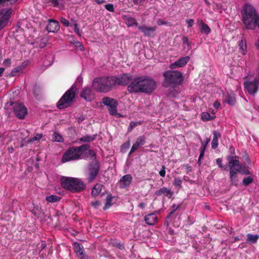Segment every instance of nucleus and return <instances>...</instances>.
Here are the masks:
<instances>
[{
    "instance_id": "nucleus-1",
    "label": "nucleus",
    "mask_w": 259,
    "mask_h": 259,
    "mask_svg": "<svg viewBox=\"0 0 259 259\" xmlns=\"http://www.w3.org/2000/svg\"><path fill=\"white\" fill-rule=\"evenodd\" d=\"M156 88L155 80L148 75H142L133 78L127 86V90L130 93L151 94Z\"/></svg>"
},
{
    "instance_id": "nucleus-2",
    "label": "nucleus",
    "mask_w": 259,
    "mask_h": 259,
    "mask_svg": "<svg viewBox=\"0 0 259 259\" xmlns=\"http://www.w3.org/2000/svg\"><path fill=\"white\" fill-rule=\"evenodd\" d=\"M242 17L243 22L247 28L253 29L256 26L259 28V15L252 6L245 5Z\"/></svg>"
},
{
    "instance_id": "nucleus-3",
    "label": "nucleus",
    "mask_w": 259,
    "mask_h": 259,
    "mask_svg": "<svg viewBox=\"0 0 259 259\" xmlns=\"http://www.w3.org/2000/svg\"><path fill=\"white\" fill-rule=\"evenodd\" d=\"M115 85L113 76H103L93 80L92 87L98 92L106 93Z\"/></svg>"
},
{
    "instance_id": "nucleus-4",
    "label": "nucleus",
    "mask_w": 259,
    "mask_h": 259,
    "mask_svg": "<svg viewBox=\"0 0 259 259\" xmlns=\"http://www.w3.org/2000/svg\"><path fill=\"white\" fill-rule=\"evenodd\" d=\"M61 185L64 189L73 193L80 192L85 188V185L80 179L72 177H63Z\"/></svg>"
},
{
    "instance_id": "nucleus-5",
    "label": "nucleus",
    "mask_w": 259,
    "mask_h": 259,
    "mask_svg": "<svg viewBox=\"0 0 259 259\" xmlns=\"http://www.w3.org/2000/svg\"><path fill=\"white\" fill-rule=\"evenodd\" d=\"M78 92V90L75 85H72L57 103V107L59 109H63L70 106V104L73 102L76 95Z\"/></svg>"
},
{
    "instance_id": "nucleus-6",
    "label": "nucleus",
    "mask_w": 259,
    "mask_h": 259,
    "mask_svg": "<svg viewBox=\"0 0 259 259\" xmlns=\"http://www.w3.org/2000/svg\"><path fill=\"white\" fill-rule=\"evenodd\" d=\"M182 204L176 205L173 204L171 206L170 212L167 216L164 222V224L167 225L169 223H172V225L175 227H178L181 224V212L179 208L181 207Z\"/></svg>"
},
{
    "instance_id": "nucleus-7",
    "label": "nucleus",
    "mask_w": 259,
    "mask_h": 259,
    "mask_svg": "<svg viewBox=\"0 0 259 259\" xmlns=\"http://www.w3.org/2000/svg\"><path fill=\"white\" fill-rule=\"evenodd\" d=\"M165 85L179 84L183 81L182 73L178 71H167L163 73Z\"/></svg>"
},
{
    "instance_id": "nucleus-8",
    "label": "nucleus",
    "mask_w": 259,
    "mask_h": 259,
    "mask_svg": "<svg viewBox=\"0 0 259 259\" xmlns=\"http://www.w3.org/2000/svg\"><path fill=\"white\" fill-rule=\"evenodd\" d=\"M80 151H79L77 147L69 148L63 154L62 161L66 162L69 161L76 160L80 158Z\"/></svg>"
},
{
    "instance_id": "nucleus-9",
    "label": "nucleus",
    "mask_w": 259,
    "mask_h": 259,
    "mask_svg": "<svg viewBox=\"0 0 259 259\" xmlns=\"http://www.w3.org/2000/svg\"><path fill=\"white\" fill-rule=\"evenodd\" d=\"M102 102L108 107V110L111 115L115 116L117 114V108L118 103L117 100L109 97H105L102 98Z\"/></svg>"
},
{
    "instance_id": "nucleus-10",
    "label": "nucleus",
    "mask_w": 259,
    "mask_h": 259,
    "mask_svg": "<svg viewBox=\"0 0 259 259\" xmlns=\"http://www.w3.org/2000/svg\"><path fill=\"white\" fill-rule=\"evenodd\" d=\"M239 157L237 156H228V162L226 165L229 168L230 171H241L242 165L240 163Z\"/></svg>"
},
{
    "instance_id": "nucleus-11",
    "label": "nucleus",
    "mask_w": 259,
    "mask_h": 259,
    "mask_svg": "<svg viewBox=\"0 0 259 259\" xmlns=\"http://www.w3.org/2000/svg\"><path fill=\"white\" fill-rule=\"evenodd\" d=\"M11 105L13 107V111L17 117L19 119H24L27 113L26 107L21 103H11Z\"/></svg>"
},
{
    "instance_id": "nucleus-12",
    "label": "nucleus",
    "mask_w": 259,
    "mask_h": 259,
    "mask_svg": "<svg viewBox=\"0 0 259 259\" xmlns=\"http://www.w3.org/2000/svg\"><path fill=\"white\" fill-rule=\"evenodd\" d=\"M100 168L99 163L96 161L91 162L89 166V177L90 182H92L95 179L98 174Z\"/></svg>"
},
{
    "instance_id": "nucleus-13",
    "label": "nucleus",
    "mask_w": 259,
    "mask_h": 259,
    "mask_svg": "<svg viewBox=\"0 0 259 259\" xmlns=\"http://www.w3.org/2000/svg\"><path fill=\"white\" fill-rule=\"evenodd\" d=\"M113 79L115 84L119 85H128L133 79L132 76L128 73L123 74L120 77L113 76Z\"/></svg>"
},
{
    "instance_id": "nucleus-14",
    "label": "nucleus",
    "mask_w": 259,
    "mask_h": 259,
    "mask_svg": "<svg viewBox=\"0 0 259 259\" xmlns=\"http://www.w3.org/2000/svg\"><path fill=\"white\" fill-rule=\"evenodd\" d=\"M12 10L11 9H4L0 11V30L2 29L10 19Z\"/></svg>"
},
{
    "instance_id": "nucleus-15",
    "label": "nucleus",
    "mask_w": 259,
    "mask_h": 259,
    "mask_svg": "<svg viewBox=\"0 0 259 259\" xmlns=\"http://www.w3.org/2000/svg\"><path fill=\"white\" fill-rule=\"evenodd\" d=\"M258 80L254 79L251 81H246L244 83L245 89H246L250 94H255L257 90Z\"/></svg>"
},
{
    "instance_id": "nucleus-16",
    "label": "nucleus",
    "mask_w": 259,
    "mask_h": 259,
    "mask_svg": "<svg viewBox=\"0 0 259 259\" xmlns=\"http://www.w3.org/2000/svg\"><path fill=\"white\" fill-rule=\"evenodd\" d=\"M146 138L144 135L140 136L138 137L135 143L133 145L132 148L129 152V155L134 153L135 151L140 148L146 143Z\"/></svg>"
},
{
    "instance_id": "nucleus-17",
    "label": "nucleus",
    "mask_w": 259,
    "mask_h": 259,
    "mask_svg": "<svg viewBox=\"0 0 259 259\" xmlns=\"http://www.w3.org/2000/svg\"><path fill=\"white\" fill-rule=\"evenodd\" d=\"M80 95L82 98L87 102L91 101L94 98V94L93 91L89 87L83 88L80 92Z\"/></svg>"
},
{
    "instance_id": "nucleus-18",
    "label": "nucleus",
    "mask_w": 259,
    "mask_h": 259,
    "mask_svg": "<svg viewBox=\"0 0 259 259\" xmlns=\"http://www.w3.org/2000/svg\"><path fill=\"white\" fill-rule=\"evenodd\" d=\"M138 29L144 33L145 36L148 37L154 36V33L156 30V27L145 26H139Z\"/></svg>"
},
{
    "instance_id": "nucleus-19",
    "label": "nucleus",
    "mask_w": 259,
    "mask_h": 259,
    "mask_svg": "<svg viewBox=\"0 0 259 259\" xmlns=\"http://www.w3.org/2000/svg\"><path fill=\"white\" fill-rule=\"evenodd\" d=\"M60 28L59 23L54 19H50L47 26V30L50 32H55L59 30Z\"/></svg>"
},
{
    "instance_id": "nucleus-20",
    "label": "nucleus",
    "mask_w": 259,
    "mask_h": 259,
    "mask_svg": "<svg viewBox=\"0 0 259 259\" xmlns=\"http://www.w3.org/2000/svg\"><path fill=\"white\" fill-rule=\"evenodd\" d=\"M190 60V57L189 56H186L185 57H181L177 61H176L174 63H172L170 65V68L171 69H174L176 67H181L185 66L187 62Z\"/></svg>"
},
{
    "instance_id": "nucleus-21",
    "label": "nucleus",
    "mask_w": 259,
    "mask_h": 259,
    "mask_svg": "<svg viewBox=\"0 0 259 259\" xmlns=\"http://www.w3.org/2000/svg\"><path fill=\"white\" fill-rule=\"evenodd\" d=\"M74 251L76 252L77 256L80 259H87V256L84 254L83 247L78 242H75L73 244Z\"/></svg>"
},
{
    "instance_id": "nucleus-22",
    "label": "nucleus",
    "mask_w": 259,
    "mask_h": 259,
    "mask_svg": "<svg viewBox=\"0 0 259 259\" xmlns=\"http://www.w3.org/2000/svg\"><path fill=\"white\" fill-rule=\"evenodd\" d=\"M132 177L131 175L127 174L121 178L120 180V188H124L128 187L132 183Z\"/></svg>"
},
{
    "instance_id": "nucleus-23",
    "label": "nucleus",
    "mask_w": 259,
    "mask_h": 259,
    "mask_svg": "<svg viewBox=\"0 0 259 259\" xmlns=\"http://www.w3.org/2000/svg\"><path fill=\"white\" fill-rule=\"evenodd\" d=\"M144 220L149 225H154L157 221V217L154 213L148 214L145 216Z\"/></svg>"
},
{
    "instance_id": "nucleus-24",
    "label": "nucleus",
    "mask_w": 259,
    "mask_h": 259,
    "mask_svg": "<svg viewBox=\"0 0 259 259\" xmlns=\"http://www.w3.org/2000/svg\"><path fill=\"white\" fill-rule=\"evenodd\" d=\"M155 194L158 196L163 195L168 198H170L173 195V192L170 189H168L166 187H162L159 190L157 191Z\"/></svg>"
},
{
    "instance_id": "nucleus-25",
    "label": "nucleus",
    "mask_w": 259,
    "mask_h": 259,
    "mask_svg": "<svg viewBox=\"0 0 259 259\" xmlns=\"http://www.w3.org/2000/svg\"><path fill=\"white\" fill-rule=\"evenodd\" d=\"M224 100L230 105H234L236 102L234 94L232 92L230 93H227V94L224 96Z\"/></svg>"
},
{
    "instance_id": "nucleus-26",
    "label": "nucleus",
    "mask_w": 259,
    "mask_h": 259,
    "mask_svg": "<svg viewBox=\"0 0 259 259\" xmlns=\"http://www.w3.org/2000/svg\"><path fill=\"white\" fill-rule=\"evenodd\" d=\"M221 137L220 133L217 131L213 132V139L211 142V147L216 149L219 145L218 140Z\"/></svg>"
},
{
    "instance_id": "nucleus-27",
    "label": "nucleus",
    "mask_w": 259,
    "mask_h": 259,
    "mask_svg": "<svg viewBox=\"0 0 259 259\" xmlns=\"http://www.w3.org/2000/svg\"><path fill=\"white\" fill-rule=\"evenodd\" d=\"M241 171H230V180L231 183L232 185L237 186L238 183L239 182L238 177L237 173L240 172Z\"/></svg>"
},
{
    "instance_id": "nucleus-28",
    "label": "nucleus",
    "mask_w": 259,
    "mask_h": 259,
    "mask_svg": "<svg viewBox=\"0 0 259 259\" xmlns=\"http://www.w3.org/2000/svg\"><path fill=\"white\" fill-rule=\"evenodd\" d=\"M247 239L246 242L250 244H253L257 242V241L259 239V235L255 234H247L246 235Z\"/></svg>"
},
{
    "instance_id": "nucleus-29",
    "label": "nucleus",
    "mask_w": 259,
    "mask_h": 259,
    "mask_svg": "<svg viewBox=\"0 0 259 259\" xmlns=\"http://www.w3.org/2000/svg\"><path fill=\"white\" fill-rule=\"evenodd\" d=\"M199 24L201 25L200 29L201 32L204 33L206 34H208L210 32V28L209 27L208 25L207 24L204 23L202 20H200L199 21Z\"/></svg>"
},
{
    "instance_id": "nucleus-30",
    "label": "nucleus",
    "mask_w": 259,
    "mask_h": 259,
    "mask_svg": "<svg viewBox=\"0 0 259 259\" xmlns=\"http://www.w3.org/2000/svg\"><path fill=\"white\" fill-rule=\"evenodd\" d=\"M103 186V185L97 184L92 190V195L94 197H96L99 195V194L101 192L102 188Z\"/></svg>"
},
{
    "instance_id": "nucleus-31",
    "label": "nucleus",
    "mask_w": 259,
    "mask_h": 259,
    "mask_svg": "<svg viewBox=\"0 0 259 259\" xmlns=\"http://www.w3.org/2000/svg\"><path fill=\"white\" fill-rule=\"evenodd\" d=\"M97 136V134L93 136L87 135L79 139V141L82 142H90L94 141L96 139Z\"/></svg>"
},
{
    "instance_id": "nucleus-32",
    "label": "nucleus",
    "mask_w": 259,
    "mask_h": 259,
    "mask_svg": "<svg viewBox=\"0 0 259 259\" xmlns=\"http://www.w3.org/2000/svg\"><path fill=\"white\" fill-rule=\"evenodd\" d=\"M61 197L56 195H51L46 197L47 201L50 203L58 202L61 200Z\"/></svg>"
},
{
    "instance_id": "nucleus-33",
    "label": "nucleus",
    "mask_w": 259,
    "mask_h": 259,
    "mask_svg": "<svg viewBox=\"0 0 259 259\" xmlns=\"http://www.w3.org/2000/svg\"><path fill=\"white\" fill-rule=\"evenodd\" d=\"M71 21L73 22V23L70 25V26H73L74 30L76 34L79 36H81L82 34V30H80L78 27V24L76 23L75 21H74L73 19H71Z\"/></svg>"
},
{
    "instance_id": "nucleus-34",
    "label": "nucleus",
    "mask_w": 259,
    "mask_h": 259,
    "mask_svg": "<svg viewBox=\"0 0 259 259\" xmlns=\"http://www.w3.org/2000/svg\"><path fill=\"white\" fill-rule=\"evenodd\" d=\"M125 21L127 25L129 26H132L134 25H136V26H137L138 25V24L136 22L135 19L132 17H127L125 19Z\"/></svg>"
},
{
    "instance_id": "nucleus-35",
    "label": "nucleus",
    "mask_w": 259,
    "mask_h": 259,
    "mask_svg": "<svg viewBox=\"0 0 259 259\" xmlns=\"http://www.w3.org/2000/svg\"><path fill=\"white\" fill-rule=\"evenodd\" d=\"M239 49L241 51V54L244 55L247 52L246 42L242 39L239 43Z\"/></svg>"
},
{
    "instance_id": "nucleus-36",
    "label": "nucleus",
    "mask_w": 259,
    "mask_h": 259,
    "mask_svg": "<svg viewBox=\"0 0 259 259\" xmlns=\"http://www.w3.org/2000/svg\"><path fill=\"white\" fill-rule=\"evenodd\" d=\"M253 181V179L252 177L249 176L248 177H245L243 179L242 181V185L244 186H247L251 183H252Z\"/></svg>"
},
{
    "instance_id": "nucleus-37",
    "label": "nucleus",
    "mask_w": 259,
    "mask_h": 259,
    "mask_svg": "<svg viewBox=\"0 0 259 259\" xmlns=\"http://www.w3.org/2000/svg\"><path fill=\"white\" fill-rule=\"evenodd\" d=\"M112 200V197L108 195L106 198V202L103 207L104 210L108 209L111 206Z\"/></svg>"
},
{
    "instance_id": "nucleus-38",
    "label": "nucleus",
    "mask_w": 259,
    "mask_h": 259,
    "mask_svg": "<svg viewBox=\"0 0 259 259\" xmlns=\"http://www.w3.org/2000/svg\"><path fill=\"white\" fill-rule=\"evenodd\" d=\"M79 151H80V154L82 155V153L85 151L89 150L90 145L88 144H83L80 146L77 147Z\"/></svg>"
},
{
    "instance_id": "nucleus-39",
    "label": "nucleus",
    "mask_w": 259,
    "mask_h": 259,
    "mask_svg": "<svg viewBox=\"0 0 259 259\" xmlns=\"http://www.w3.org/2000/svg\"><path fill=\"white\" fill-rule=\"evenodd\" d=\"M210 115L208 112H203L201 114V119L203 121H209L212 119Z\"/></svg>"
},
{
    "instance_id": "nucleus-40",
    "label": "nucleus",
    "mask_w": 259,
    "mask_h": 259,
    "mask_svg": "<svg viewBox=\"0 0 259 259\" xmlns=\"http://www.w3.org/2000/svg\"><path fill=\"white\" fill-rule=\"evenodd\" d=\"M53 140L54 141L58 142H61L63 141V138L62 136L56 132L53 134Z\"/></svg>"
},
{
    "instance_id": "nucleus-41",
    "label": "nucleus",
    "mask_w": 259,
    "mask_h": 259,
    "mask_svg": "<svg viewBox=\"0 0 259 259\" xmlns=\"http://www.w3.org/2000/svg\"><path fill=\"white\" fill-rule=\"evenodd\" d=\"M172 184L175 186L181 188L182 187V180L179 177L175 178Z\"/></svg>"
},
{
    "instance_id": "nucleus-42",
    "label": "nucleus",
    "mask_w": 259,
    "mask_h": 259,
    "mask_svg": "<svg viewBox=\"0 0 259 259\" xmlns=\"http://www.w3.org/2000/svg\"><path fill=\"white\" fill-rule=\"evenodd\" d=\"M22 70V67L21 66H18L15 68H14L12 71L11 72V75L12 76H15L17 75L21 70Z\"/></svg>"
},
{
    "instance_id": "nucleus-43",
    "label": "nucleus",
    "mask_w": 259,
    "mask_h": 259,
    "mask_svg": "<svg viewBox=\"0 0 259 259\" xmlns=\"http://www.w3.org/2000/svg\"><path fill=\"white\" fill-rule=\"evenodd\" d=\"M216 163H217V165H218V166L220 168H222V169L224 168L225 170H227L228 169V166L227 165L224 166L223 165L222 158H217L216 159Z\"/></svg>"
},
{
    "instance_id": "nucleus-44",
    "label": "nucleus",
    "mask_w": 259,
    "mask_h": 259,
    "mask_svg": "<svg viewBox=\"0 0 259 259\" xmlns=\"http://www.w3.org/2000/svg\"><path fill=\"white\" fill-rule=\"evenodd\" d=\"M41 90V88L39 85H38L36 84H35V85L34 87V89H33L34 95L35 96H37L39 94Z\"/></svg>"
},
{
    "instance_id": "nucleus-45",
    "label": "nucleus",
    "mask_w": 259,
    "mask_h": 259,
    "mask_svg": "<svg viewBox=\"0 0 259 259\" xmlns=\"http://www.w3.org/2000/svg\"><path fill=\"white\" fill-rule=\"evenodd\" d=\"M87 156H90V159H93L96 157V154L92 150H89L88 152L85 153Z\"/></svg>"
},
{
    "instance_id": "nucleus-46",
    "label": "nucleus",
    "mask_w": 259,
    "mask_h": 259,
    "mask_svg": "<svg viewBox=\"0 0 259 259\" xmlns=\"http://www.w3.org/2000/svg\"><path fill=\"white\" fill-rule=\"evenodd\" d=\"M130 147V141L128 140L126 142H125L121 146V149L122 150H125L128 149Z\"/></svg>"
},
{
    "instance_id": "nucleus-47",
    "label": "nucleus",
    "mask_w": 259,
    "mask_h": 259,
    "mask_svg": "<svg viewBox=\"0 0 259 259\" xmlns=\"http://www.w3.org/2000/svg\"><path fill=\"white\" fill-rule=\"evenodd\" d=\"M105 8L109 12H113L114 11V6L112 4H108L105 5Z\"/></svg>"
},
{
    "instance_id": "nucleus-48",
    "label": "nucleus",
    "mask_w": 259,
    "mask_h": 259,
    "mask_svg": "<svg viewBox=\"0 0 259 259\" xmlns=\"http://www.w3.org/2000/svg\"><path fill=\"white\" fill-rule=\"evenodd\" d=\"M137 126V123L134 121H131L130 123V125L128 127L127 131L129 132H131L134 127Z\"/></svg>"
},
{
    "instance_id": "nucleus-49",
    "label": "nucleus",
    "mask_w": 259,
    "mask_h": 259,
    "mask_svg": "<svg viewBox=\"0 0 259 259\" xmlns=\"http://www.w3.org/2000/svg\"><path fill=\"white\" fill-rule=\"evenodd\" d=\"M180 92V88L179 87H174L173 88L172 91L171 92V94L173 95V96L176 97L177 95Z\"/></svg>"
},
{
    "instance_id": "nucleus-50",
    "label": "nucleus",
    "mask_w": 259,
    "mask_h": 259,
    "mask_svg": "<svg viewBox=\"0 0 259 259\" xmlns=\"http://www.w3.org/2000/svg\"><path fill=\"white\" fill-rule=\"evenodd\" d=\"M60 22L61 23L64 25L65 26H69V21L66 19V18H61V19H60Z\"/></svg>"
},
{
    "instance_id": "nucleus-51",
    "label": "nucleus",
    "mask_w": 259,
    "mask_h": 259,
    "mask_svg": "<svg viewBox=\"0 0 259 259\" xmlns=\"http://www.w3.org/2000/svg\"><path fill=\"white\" fill-rule=\"evenodd\" d=\"M205 149H205V146H201L200 148V153L199 156V159H202L204 157Z\"/></svg>"
},
{
    "instance_id": "nucleus-52",
    "label": "nucleus",
    "mask_w": 259,
    "mask_h": 259,
    "mask_svg": "<svg viewBox=\"0 0 259 259\" xmlns=\"http://www.w3.org/2000/svg\"><path fill=\"white\" fill-rule=\"evenodd\" d=\"M165 166L164 165H162V168L159 172V174L162 177H164L165 176Z\"/></svg>"
},
{
    "instance_id": "nucleus-53",
    "label": "nucleus",
    "mask_w": 259,
    "mask_h": 259,
    "mask_svg": "<svg viewBox=\"0 0 259 259\" xmlns=\"http://www.w3.org/2000/svg\"><path fill=\"white\" fill-rule=\"evenodd\" d=\"M42 137V135L41 134H37L36 135L33 137L32 139V141H39L40 140L41 138Z\"/></svg>"
},
{
    "instance_id": "nucleus-54",
    "label": "nucleus",
    "mask_w": 259,
    "mask_h": 259,
    "mask_svg": "<svg viewBox=\"0 0 259 259\" xmlns=\"http://www.w3.org/2000/svg\"><path fill=\"white\" fill-rule=\"evenodd\" d=\"M182 40L184 44H187L188 45V46H189V47L190 46L191 42H190L189 41L188 38L187 36H183Z\"/></svg>"
},
{
    "instance_id": "nucleus-55",
    "label": "nucleus",
    "mask_w": 259,
    "mask_h": 259,
    "mask_svg": "<svg viewBox=\"0 0 259 259\" xmlns=\"http://www.w3.org/2000/svg\"><path fill=\"white\" fill-rule=\"evenodd\" d=\"M187 23L188 24V27H191L193 26V24H194V20L193 19H187L186 20Z\"/></svg>"
},
{
    "instance_id": "nucleus-56",
    "label": "nucleus",
    "mask_w": 259,
    "mask_h": 259,
    "mask_svg": "<svg viewBox=\"0 0 259 259\" xmlns=\"http://www.w3.org/2000/svg\"><path fill=\"white\" fill-rule=\"evenodd\" d=\"M11 64V60L10 59H6L4 62L3 64L5 66H10Z\"/></svg>"
},
{
    "instance_id": "nucleus-57",
    "label": "nucleus",
    "mask_w": 259,
    "mask_h": 259,
    "mask_svg": "<svg viewBox=\"0 0 259 259\" xmlns=\"http://www.w3.org/2000/svg\"><path fill=\"white\" fill-rule=\"evenodd\" d=\"M18 0H0V4L5 3V2H10L11 4H14Z\"/></svg>"
},
{
    "instance_id": "nucleus-58",
    "label": "nucleus",
    "mask_w": 259,
    "mask_h": 259,
    "mask_svg": "<svg viewBox=\"0 0 259 259\" xmlns=\"http://www.w3.org/2000/svg\"><path fill=\"white\" fill-rule=\"evenodd\" d=\"M157 23L158 25H165L167 23L166 22L161 19H158Z\"/></svg>"
},
{
    "instance_id": "nucleus-59",
    "label": "nucleus",
    "mask_w": 259,
    "mask_h": 259,
    "mask_svg": "<svg viewBox=\"0 0 259 259\" xmlns=\"http://www.w3.org/2000/svg\"><path fill=\"white\" fill-rule=\"evenodd\" d=\"M92 205L96 208H98V207L100 205V203L99 201H95L94 202H92Z\"/></svg>"
},
{
    "instance_id": "nucleus-60",
    "label": "nucleus",
    "mask_w": 259,
    "mask_h": 259,
    "mask_svg": "<svg viewBox=\"0 0 259 259\" xmlns=\"http://www.w3.org/2000/svg\"><path fill=\"white\" fill-rule=\"evenodd\" d=\"M220 103L218 101H215L213 104V106L215 109H218L220 106Z\"/></svg>"
},
{
    "instance_id": "nucleus-61",
    "label": "nucleus",
    "mask_w": 259,
    "mask_h": 259,
    "mask_svg": "<svg viewBox=\"0 0 259 259\" xmlns=\"http://www.w3.org/2000/svg\"><path fill=\"white\" fill-rule=\"evenodd\" d=\"M200 141L201 142V144H202V146H205V149H206V146L208 144V143L210 141V139H207L206 141L205 142V143H204L202 140H201V139H200Z\"/></svg>"
},
{
    "instance_id": "nucleus-62",
    "label": "nucleus",
    "mask_w": 259,
    "mask_h": 259,
    "mask_svg": "<svg viewBox=\"0 0 259 259\" xmlns=\"http://www.w3.org/2000/svg\"><path fill=\"white\" fill-rule=\"evenodd\" d=\"M240 172H241L242 175H250L251 174L248 169H245L243 171L241 170Z\"/></svg>"
},
{
    "instance_id": "nucleus-63",
    "label": "nucleus",
    "mask_w": 259,
    "mask_h": 259,
    "mask_svg": "<svg viewBox=\"0 0 259 259\" xmlns=\"http://www.w3.org/2000/svg\"><path fill=\"white\" fill-rule=\"evenodd\" d=\"M146 205V204L145 203H143V202H141L140 203L139 205H138V207L141 208V209H144L145 206Z\"/></svg>"
},
{
    "instance_id": "nucleus-64",
    "label": "nucleus",
    "mask_w": 259,
    "mask_h": 259,
    "mask_svg": "<svg viewBox=\"0 0 259 259\" xmlns=\"http://www.w3.org/2000/svg\"><path fill=\"white\" fill-rule=\"evenodd\" d=\"M28 64V61H24L22 63V64L20 66L22 67V69H23L25 66H26Z\"/></svg>"
}]
</instances>
